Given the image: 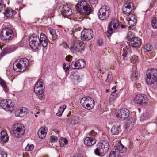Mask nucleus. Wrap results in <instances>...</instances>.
Masks as SVG:
<instances>
[{"mask_svg":"<svg viewBox=\"0 0 157 157\" xmlns=\"http://www.w3.org/2000/svg\"><path fill=\"white\" fill-rule=\"evenodd\" d=\"M76 10L79 15L82 16L86 14H89L91 9L88 4L85 1H81L75 5Z\"/></svg>","mask_w":157,"mask_h":157,"instance_id":"f257e3e1","label":"nucleus"},{"mask_svg":"<svg viewBox=\"0 0 157 157\" xmlns=\"http://www.w3.org/2000/svg\"><path fill=\"white\" fill-rule=\"evenodd\" d=\"M157 79V70L153 68L148 70L147 72L146 81L148 84L151 85L156 84Z\"/></svg>","mask_w":157,"mask_h":157,"instance_id":"f03ea898","label":"nucleus"},{"mask_svg":"<svg viewBox=\"0 0 157 157\" xmlns=\"http://www.w3.org/2000/svg\"><path fill=\"white\" fill-rule=\"evenodd\" d=\"M25 129L24 126L21 124H15L12 128L13 135L17 138H20L23 135Z\"/></svg>","mask_w":157,"mask_h":157,"instance_id":"7ed1b4c3","label":"nucleus"},{"mask_svg":"<svg viewBox=\"0 0 157 157\" xmlns=\"http://www.w3.org/2000/svg\"><path fill=\"white\" fill-rule=\"evenodd\" d=\"M71 41L70 50L72 52H78L84 50L85 45L82 42L79 41L74 38L71 40Z\"/></svg>","mask_w":157,"mask_h":157,"instance_id":"20e7f679","label":"nucleus"},{"mask_svg":"<svg viewBox=\"0 0 157 157\" xmlns=\"http://www.w3.org/2000/svg\"><path fill=\"white\" fill-rule=\"evenodd\" d=\"M110 13V8L106 5H104L100 9L98 16L100 19L105 20L109 18Z\"/></svg>","mask_w":157,"mask_h":157,"instance_id":"39448f33","label":"nucleus"},{"mask_svg":"<svg viewBox=\"0 0 157 157\" xmlns=\"http://www.w3.org/2000/svg\"><path fill=\"white\" fill-rule=\"evenodd\" d=\"M80 103L83 107L89 110L92 109L94 105V100L90 97L82 98L81 100Z\"/></svg>","mask_w":157,"mask_h":157,"instance_id":"423d86ee","label":"nucleus"},{"mask_svg":"<svg viewBox=\"0 0 157 157\" xmlns=\"http://www.w3.org/2000/svg\"><path fill=\"white\" fill-rule=\"evenodd\" d=\"M13 33L10 28L6 27L4 28L1 33L2 40L6 41L12 39L13 37Z\"/></svg>","mask_w":157,"mask_h":157,"instance_id":"0eeeda50","label":"nucleus"},{"mask_svg":"<svg viewBox=\"0 0 157 157\" xmlns=\"http://www.w3.org/2000/svg\"><path fill=\"white\" fill-rule=\"evenodd\" d=\"M29 44L32 48L34 50L38 49L41 44L39 37L36 35L32 36L30 37Z\"/></svg>","mask_w":157,"mask_h":157,"instance_id":"6e6552de","label":"nucleus"},{"mask_svg":"<svg viewBox=\"0 0 157 157\" xmlns=\"http://www.w3.org/2000/svg\"><path fill=\"white\" fill-rule=\"evenodd\" d=\"M119 25V22L116 19H113L108 25L107 30V36L109 37L111 34L116 30L117 27Z\"/></svg>","mask_w":157,"mask_h":157,"instance_id":"1a4fd4ad","label":"nucleus"},{"mask_svg":"<svg viewBox=\"0 0 157 157\" xmlns=\"http://www.w3.org/2000/svg\"><path fill=\"white\" fill-rule=\"evenodd\" d=\"M93 35V31L91 29H84L82 32L81 38L83 41L90 40Z\"/></svg>","mask_w":157,"mask_h":157,"instance_id":"9d476101","label":"nucleus"},{"mask_svg":"<svg viewBox=\"0 0 157 157\" xmlns=\"http://www.w3.org/2000/svg\"><path fill=\"white\" fill-rule=\"evenodd\" d=\"M148 101L147 96L143 94H139L136 95L135 98V101L136 103L140 105H145Z\"/></svg>","mask_w":157,"mask_h":157,"instance_id":"9b49d317","label":"nucleus"},{"mask_svg":"<svg viewBox=\"0 0 157 157\" xmlns=\"http://www.w3.org/2000/svg\"><path fill=\"white\" fill-rule=\"evenodd\" d=\"M42 80H39L35 85L34 87V91L35 93L39 95L42 94L44 91V87L43 85Z\"/></svg>","mask_w":157,"mask_h":157,"instance_id":"f8f14e48","label":"nucleus"},{"mask_svg":"<svg viewBox=\"0 0 157 157\" xmlns=\"http://www.w3.org/2000/svg\"><path fill=\"white\" fill-rule=\"evenodd\" d=\"M14 105L11 100H3L0 102L1 106L6 110H9V109H12Z\"/></svg>","mask_w":157,"mask_h":157,"instance_id":"ddd939ff","label":"nucleus"},{"mask_svg":"<svg viewBox=\"0 0 157 157\" xmlns=\"http://www.w3.org/2000/svg\"><path fill=\"white\" fill-rule=\"evenodd\" d=\"M128 110L126 108H122L117 112L116 117L122 120L127 118L129 115Z\"/></svg>","mask_w":157,"mask_h":157,"instance_id":"4468645a","label":"nucleus"},{"mask_svg":"<svg viewBox=\"0 0 157 157\" xmlns=\"http://www.w3.org/2000/svg\"><path fill=\"white\" fill-rule=\"evenodd\" d=\"M97 145L99 147L101 148L103 151L106 153L109 149V143L107 140H104L99 142Z\"/></svg>","mask_w":157,"mask_h":157,"instance_id":"2eb2a0df","label":"nucleus"},{"mask_svg":"<svg viewBox=\"0 0 157 157\" xmlns=\"http://www.w3.org/2000/svg\"><path fill=\"white\" fill-rule=\"evenodd\" d=\"M133 9V4L132 2L124 4L122 8L123 12L126 14H129Z\"/></svg>","mask_w":157,"mask_h":157,"instance_id":"dca6fc26","label":"nucleus"},{"mask_svg":"<svg viewBox=\"0 0 157 157\" xmlns=\"http://www.w3.org/2000/svg\"><path fill=\"white\" fill-rule=\"evenodd\" d=\"M61 12L62 15L65 17H69L72 14L71 9L69 7L68 5L63 6Z\"/></svg>","mask_w":157,"mask_h":157,"instance_id":"f3484780","label":"nucleus"},{"mask_svg":"<svg viewBox=\"0 0 157 157\" xmlns=\"http://www.w3.org/2000/svg\"><path fill=\"white\" fill-rule=\"evenodd\" d=\"M129 43L132 47L138 48L141 45V39L138 37H135L129 40Z\"/></svg>","mask_w":157,"mask_h":157,"instance_id":"a211bd4d","label":"nucleus"},{"mask_svg":"<svg viewBox=\"0 0 157 157\" xmlns=\"http://www.w3.org/2000/svg\"><path fill=\"white\" fill-rule=\"evenodd\" d=\"M28 112L26 108L22 107L15 111V115L16 117H22L26 115Z\"/></svg>","mask_w":157,"mask_h":157,"instance_id":"6ab92c4d","label":"nucleus"},{"mask_svg":"<svg viewBox=\"0 0 157 157\" xmlns=\"http://www.w3.org/2000/svg\"><path fill=\"white\" fill-rule=\"evenodd\" d=\"M124 52L122 55L123 59L124 60H127L129 59L131 53V49L129 48V46H126V48L123 49Z\"/></svg>","mask_w":157,"mask_h":157,"instance_id":"aec40b11","label":"nucleus"},{"mask_svg":"<svg viewBox=\"0 0 157 157\" xmlns=\"http://www.w3.org/2000/svg\"><path fill=\"white\" fill-rule=\"evenodd\" d=\"M23 71L25 70L29 65L28 60L25 58H22L19 63Z\"/></svg>","mask_w":157,"mask_h":157,"instance_id":"412c9836","label":"nucleus"},{"mask_svg":"<svg viewBox=\"0 0 157 157\" xmlns=\"http://www.w3.org/2000/svg\"><path fill=\"white\" fill-rule=\"evenodd\" d=\"M96 140L93 137H88L84 140V144L87 146H91L96 143Z\"/></svg>","mask_w":157,"mask_h":157,"instance_id":"4be33fe9","label":"nucleus"},{"mask_svg":"<svg viewBox=\"0 0 157 157\" xmlns=\"http://www.w3.org/2000/svg\"><path fill=\"white\" fill-rule=\"evenodd\" d=\"M40 41L42 46L44 48L47 46L48 41L47 39L46 35L44 34H41L40 36Z\"/></svg>","mask_w":157,"mask_h":157,"instance_id":"5701e85b","label":"nucleus"},{"mask_svg":"<svg viewBox=\"0 0 157 157\" xmlns=\"http://www.w3.org/2000/svg\"><path fill=\"white\" fill-rule=\"evenodd\" d=\"M67 123L69 124H75L79 123V118L77 116H73L67 119Z\"/></svg>","mask_w":157,"mask_h":157,"instance_id":"b1692460","label":"nucleus"},{"mask_svg":"<svg viewBox=\"0 0 157 157\" xmlns=\"http://www.w3.org/2000/svg\"><path fill=\"white\" fill-rule=\"evenodd\" d=\"M15 14L16 12L10 8H7L4 12V15L7 18H11Z\"/></svg>","mask_w":157,"mask_h":157,"instance_id":"393cba45","label":"nucleus"},{"mask_svg":"<svg viewBox=\"0 0 157 157\" xmlns=\"http://www.w3.org/2000/svg\"><path fill=\"white\" fill-rule=\"evenodd\" d=\"M135 123V121L134 119H132L128 120L126 125V130L129 132L134 127Z\"/></svg>","mask_w":157,"mask_h":157,"instance_id":"a878e982","label":"nucleus"},{"mask_svg":"<svg viewBox=\"0 0 157 157\" xmlns=\"http://www.w3.org/2000/svg\"><path fill=\"white\" fill-rule=\"evenodd\" d=\"M47 130L46 127H42L39 130L38 132V135L39 137L41 139H43L46 136Z\"/></svg>","mask_w":157,"mask_h":157,"instance_id":"bb28decb","label":"nucleus"},{"mask_svg":"<svg viewBox=\"0 0 157 157\" xmlns=\"http://www.w3.org/2000/svg\"><path fill=\"white\" fill-rule=\"evenodd\" d=\"M50 33L52 36V40L53 41L55 40L58 37V31L57 30H55L52 28L49 29Z\"/></svg>","mask_w":157,"mask_h":157,"instance_id":"cd10ccee","label":"nucleus"},{"mask_svg":"<svg viewBox=\"0 0 157 157\" xmlns=\"http://www.w3.org/2000/svg\"><path fill=\"white\" fill-rule=\"evenodd\" d=\"M119 144L117 146H116L115 147L113 148L116 149V151L119 154L120 153H122L125 150L126 148L123 146L121 143H119Z\"/></svg>","mask_w":157,"mask_h":157,"instance_id":"c85d7f7f","label":"nucleus"},{"mask_svg":"<svg viewBox=\"0 0 157 157\" xmlns=\"http://www.w3.org/2000/svg\"><path fill=\"white\" fill-rule=\"evenodd\" d=\"M76 69L83 68L85 66V61L83 59H79L76 61Z\"/></svg>","mask_w":157,"mask_h":157,"instance_id":"c756f323","label":"nucleus"},{"mask_svg":"<svg viewBox=\"0 0 157 157\" xmlns=\"http://www.w3.org/2000/svg\"><path fill=\"white\" fill-rule=\"evenodd\" d=\"M13 50L10 46L6 47L3 49V52L0 54V57H2L6 54L10 53Z\"/></svg>","mask_w":157,"mask_h":157,"instance_id":"7c9ffc66","label":"nucleus"},{"mask_svg":"<svg viewBox=\"0 0 157 157\" xmlns=\"http://www.w3.org/2000/svg\"><path fill=\"white\" fill-rule=\"evenodd\" d=\"M0 137L1 139L4 142H6L9 140V137L6 132L2 131L0 133Z\"/></svg>","mask_w":157,"mask_h":157,"instance_id":"2f4dec72","label":"nucleus"},{"mask_svg":"<svg viewBox=\"0 0 157 157\" xmlns=\"http://www.w3.org/2000/svg\"><path fill=\"white\" fill-rule=\"evenodd\" d=\"M111 131L113 135H117L120 131V127L118 126H113L111 128Z\"/></svg>","mask_w":157,"mask_h":157,"instance_id":"473e14b6","label":"nucleus"},{"mask_svg":"<svg viewBox=\"0 0 157 157\" xmlns=\"http://www.w3.org/2000/svg\"><path fill=\"white\" fill-rule=\"evenodd\" d=\"M13 68L14 70L17 72L23 71L21 66H20V64L17 61L15 62L13 64Z\"/></svg>","mask_w":157,"mask_h":157,"instance_id":"72a5a7b5","label":"nucleus"},{"mask_svg":"<svg viewBox=\"0 0 157 157\" xmlns=\"http://www.w3.org/2000/svg\"><path fill=\"white\" fill-rule=\"evenodd\" d=\"M109 157H119L120 156H119V154L117 152V151H116V149L113 148L110 153Z\"/></svg>","mask_w":157,"mask_h":157,"instance_id":"f704fd0d","label":"nucleus"},{"mask_svg":"<svg viewBox=\"0 0 157 157\" xmlns=\"http://www.w3.org/2000/svg\"><path fill=\"white\" fill-rule=\"evenodd\" d=\"M138 76V73L136 70L133 69L132 71L131 75V79L132 81H135L136 80Z\"/></svg>","mask_w":157,"mask_h":157,"instance_id":"c9c22d12","label":"nucleus"},{"mask_svg":"<svg viewBox=\"0 0 157 157\" xmlns=\"http://www.w3.org/2000/svg\"><path fill=\"white\" fill-rule=\"evenodd\" d=\"M94 153L95 155L98 156H99L102 153H105L99 147L98 145L97 148L94 151Z\"/></svg>","mask_w":157,"mask_h":157,"instance_id":"e433bc0d","label":"nucleus"},{"mask_svg":"<svg viewBox=\"0 0 157 157\" xmlns=\"http://www.w3.org/2000/svg\"><path fill=\"white\" fill-rule=\"evenodd\" d=\"M152 47L149 44H146L144 47V51L147 52L151 50Z\"/></svg>","mask_w":157,"mask_h":157,"instance_id":"4c0bfd02","label":"nucleus"},{"mask_svg":"<svg viewBox=\"0 0 157 157\" xmlns=\"http://www.w3.org/2000/svg\"><path fill=\"white\" fill-rule=\"evenodd\" d=\"M71 77H73V78L74 80V81H77V82H80L81 80V78L80 77V76L78 73H74L72 76H71Z\"/></svg>","mask_w":157,"mask_h":157,"instance_id":"58836bf2","label":"nucleus"},{"mask_svg":"<svg viewBox=\"0 0 157 157\" xmlns=\"http://www.w3.org/2000/svg\"><path fill=\"white\" fill-rule=\"evenodd\" d=\"M151 25L154 29L157 28V20L155 17H153L151 21Z\"/></svg>","mask_w":157,"mask_h":157,"instance_id":"ea45409f","label":"nucleus"},{"mask_svg":"<svg viewBox=\"0 0 157 157\" xmlns=\"http://www.w3.org/2000/svg\"><path fill=\"white\" fill-rule=\"evenodd\" d=\"M67 140L64 138H61L59 141L60 145L61 147H63L64 145L67 144Z\"/></svg>","mask_w":157,"mask_h":157,"instance_id":"a19ab883","label":"nucleus"},{"mask_svg":"<svg viewBox=\"0 0 157 157\" xmlns=\"http://www.w3.org/2000/svg\"><path fill=\"white\" fill-rule=\"evenodd\" d=\"M34 148V146L33 144H28L25 147V149L26 151H30L32 150Z\"/></svg>","mask_w":157,"mask_h":157,"instance_id":"79ce46f5","label":"nucleus"},{"mask_svg":"<svg viewBox=\"0 0 157 157\" xmlns=\"http://www.w3.org/2000/svg\"><path fill=\"white\" fill-rule=\"evenodd\" d=\"M130 60L132 63H137L138 60V57L136 55H134L132 57Z\"/></svg>","mask_w":157,"mask_h":157,"instance_id":"37998d69","label":"nucleus"},{"mask_svg":"<svg viewBox=\"0 0 157 157\" xmlns=\"http://www.w3.org/2000/svg\"><path fill=\"white\" fill-rule=\"evenodd\" d=\"M113 76L111 74V72H109L107 75V77L106 81L107 82H109L112 80Z\"/></svg>","mask_w":157,"mask_h":157,"instance_id":"c03bdc74","label":"nucleus"},{"mask_svg":"<svg viewBox=\"0 0 157 157\" xmlns=\"http://www.w3.org/2000/svg\"><path fill=\"white\" fill-rule=\"evenodd\" d=\"M69 67L73 69H76V62L75 63L72 62L71 63H70Z\"/></svg>","mask_w":157,"mask_h":157,"instance_id":"a18cd8bd","label":"nucleus"},{"mask_svg":"<svg viewBox=\"0 0 157 157\" xmlns=\"http://www.w3.org/2000/svg\"><path fill=\"white\" fill-rule=\"evenodd\" d=\"M127 38L128 39L130 40L132 38H134V35L133 33L131 31L129 32L127 34Z\"/></svg>","mask_w":157,"mask_h":157,"instance_id":"49530a36","label":"nucleus"},{"mask_svg":"<svg viewBox=\"0 0 157 157\" xmlns=\"http://www.w3.org/2000/svg\"><path fill=\"white\" fill-rule=\"evenodd\" d=\"M66 108V105L64 104L62 106H60L58 109V111L61 113H63L65 109Z\"/></svg>","mask_w":157,"mask_h":157,"instance_id":"de8ad7c7","label":"nucleus"},{"mask_svg":"<svg viewBox=\"0 0 157 157\" xmlns=\"http://www.w3.org/2000/svg\"><path fill=\"white\" fill-rule=\"evenodd\" d=\"M66 108V105L64 104L62 106H60L58 109V111L61 113H63L65 109Z\"/></svg>","mask_w":157,"mask_h":157,"instance_id":"09e8293b","label":"nucleus"},{"mask_svg":"<svg viewBox=\"0 0 157 157\" xmlns=\"http://www.w3.org/2000/svg\"><path fill=\"white\" fill-rule=\"evenodd\" d=\"M136 21L135 20H134V21L130 20H128L129 24L132 26H135L136 25Z\"/></svg>","mask_w":157,"mask_h":157,"instance_id":"8fccbe9b","label":"nucleus"},{"mask_svg":"<svg viewBox=\"0 0 157 157\" xmlns=\"http://www.w3.org/2000/svg\"><path fill=\"white\" fill-rule=\"evenodd\" d=\"M57 138L55 136H51L50 138V141L52 143H54L57 141Z\"/></svg>","mask_w":157,"mask_h":157,"instance_id":"3c124183","label":"nucleus"},{"mask_svg":"<svg viewBox=\"0 0 157 157\" xmlns=\"http://www.w3.org/2000/svg\"><path fill=\"white\" fill-rule=\"evenodd\" d=\"M128 20H132V21L135 20L136 21H137V19L136 18V16L132 14H131L129 15V16Z\"/></svg>","mask_w":157,"mask_h":157,"instance_id":"603ef678","label":"nucleus"},{"mask_svg":"<svg viewBox=\"0 0 157 157\" xmlns=\"http://www.w3.org/2000/svg\"><path fill=\"white\" fill-rule=\"evenodd\" d=\"M6 153L0 149V157H7Z\"/></svg>","mask_w":157,"mask_h":157,"instance_id":"864d4df0","label":"nucleus"},{"mask_svg":"<svg viewBox=\"0 0 157 157\" xmlns=\"http://www.w3.org/2000/svg\"><path fill=\"white\" fill-rule=\"evenodd\" d=\"M116 91V90H115L113 92H112V94H111V96L112 97H113L112 98L113 99H114L115 98H116L117 97V94L115 93V92Z\"/></svg>","mask_w":157,"mask_h":157,"instance_id":"5fc2aeb1","label":"nucleus"},{"mask_svg":"<svg viewBox=\"0 0 157 157\" xmlns=\"http://www.w3.org/2000/svg\"><path fill=\"white\" fill-rule=\"evenodd\" d=\"M72 57L70 55H68L66 57V60L68 62H71L72 61Z\"/></svg>","mask_w":157,"mask_h":157,"instance_id":"6e6d98bb","label":"nucleus"},{"mask_svg":"<svg viewBox=\"0 0 157 157\" xmlns=\"http://www.w3.org/2000/svg\"><path fill=\"white\" fill-rule=\"evenodd\" d=\"M96 135V133L94 130H92L89 134V135L90 136H95Z\"/></svg>","mask_w":157,"mask_h":157,"instance_id":"4d7b16f0","label":"nucleus"},{"mask_svg":"<svg viewBox=\"0 0 157 157\" xmlns=\"http://www.w3.org/2000/svg\"><path fill=\"white\" fill-rule=\"evenodd\" d=\"M0 84L5 90L6 89L7 86L3 80L0 82Z\"/></svg>","mask_w":157,"mask_h":157,"instance_id":"13d9d810","label":"nucleus"},{"mask_svg":"<svg viewBox=\"0 0 157 157\" xmlns=\"http://www.w3.org/2000/svg\"><path fill=\"white\" fill-rule=\"evenodd\" d=\"M63 46L64 48L65 49H70V47H69V45L66 43H63Z\"/></svg>","mask_w":157,"mask_h":157,"instance_id":"bf43d9fd","label":"nucleus"},{"mask_svg":"<svg viewBox=\"0 0 157 157\" xmlns=\"http://www.w3.org/2000/svg\"><path fill=\"white\" fill-rule=\"evenodd\" d=\"M90 3L92 5L96 4L97 3L98 0H89Z\"/></svg>","mask_w":157,"mask_h":157,"instance_id":"052dcab7","label":"nucleus"},{"mask_svg":"<svg viewBox=\"0 0 157 157\" xmlns=\"http://www.w3.org/2000/svg\"><path fill=\"white\" fill-rule=\"evenodd\" d=\"M66 64L65 63H63V67L65 72H66L69 70V67L68 66L66 67Z\"/></svg>","mask_w":157,"mask_h":157,"instance_id":"680f3d73","label":"nucleus"},{"mask_svg":"<svg viewBox=\"0 0 157 157\" xmlns=\"http://www.w3.org/2000/svg\"><path fill=\"white\" fill-rule=\"evenodd\" d=\"M98 44L99 46L101 45L102 44V39H98L97 40Z\"/></svg>","mask_w":157,"mask_h":157,"instance_id":"e2e57ef3","label":"nucleus"},{"mask_svg":"<svg viewBox=\"0 0 157 157\" xmlns=\"http://www.w3.org/2000/svg\"><path fill=\"white\" fill-rule=\"evenodd\" d=\"M2 0H0V11L2 9L3 5V4L2 3Z\"/></svg>","mask_w":157,"mask_h":157,"instance_id":"0e129e2a","label":"nucleus"},{"mask_svg":"<svg viewBox=\"0 0 157 157\" xmlns=\"http://www.w3.org/2000/svg\"><path fill=\"white\" fill-rule=\"evenodd\" d=\"M62 113H61L58 111V112L56 113V115L60 117L62 115Z\"/></svg>","mask_w":157,"mask_h":157,"instance_id":"69168bd1","label":"nucleus"},{"mask_svg":"<svg viewBox=\"0 0 157 157\" xmlns=\"http://www.w3.org/2000/svg\"><path fill=\"white\" fill-rule=\"evenodd\" d=\"M112 90H116V86H114L113 87H112Z\"/></svg>","mask_w":157,"mask_h":157,"instance_id":"338daca9","label":"nucleus"},{"mask_svg":"<svg viewBox=\"0 0 157 157\" xmlns=\"http://www.w3.org/2000/svg\"><path fill=\"white\" fill-rule=\"evenodd\" d=\"M121 28H125V25H121Z\"/></svg>","mask_w":157,"mask_h":157,"instance_id":"774afa93","label":"nucleus"}]
</instances>
